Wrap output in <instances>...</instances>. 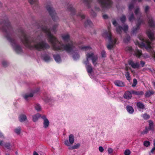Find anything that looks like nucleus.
<instances>
[{
	"instance_id": "nucleus-1",
	"label": "nucleus",
	"mask_w": 155,
	"mask_h": 155,
	"mask_svg": "<svg viewBox=\"0 0 155 155\" xmlns=\"http://www.w3.org/2000/svg\"><path fill=\"white\" fill-rule=\"evenodd\" d=\"M149 9L148 6H146L145 11L147 14L148 20V23L150 28L147 31V34L149 38L151 40L150 42L148 39L144 38L142 36L139 37V39L141 41L140 43L137 42L138 45L141 48H145L148 51L151 53L152 55L155 59V51L153 50V47L151 41L155 39L154 28L155 27V23L151 16L147 14V12Z\"/></svg>"
},
{
	"instance_id": "nucleus-2",
	"label": "nucleus",
	"mask_w": 155,
	"mask_h": 155,
	"mask_svg": "<svg viewBox=\"0 0 155 155\" xmlns=\"http://www.w3.org/2000/svg\"><path fill=\"white\" fill-rule=\"evenodd\" d=\"M51 24V21H49V22L47 21H44L43 24L40 27L41 31L47 36L48 41L51 44L53 50L60 51H62L64 50L68 51V44L64 45L61 42L59 41L51 33V30L52 32H55L56 31L58 25L55 24L53 25L52 28L51 29L49 28L50 27Z\"/></svg>"
},
{
	"instance_id": "nucleus-3",
	"label": "nucleus",
	"mask_w": 155,
	"mask_h": 155,
	"mask_svg": "<svg viewBox=\"0 0 155 155\" xmlns=\"http://www.w3.org/2000/svg\"><path fill=\"white\" fill-rule=\"evenodd\" d=\"M19 33L21 41L25 47L31 50L35 49L38 51H41L48 49L50 48L49 45L43 41L35 44L34 45H31V43H36L34 39L30 40L29 36L25 33L23 30H20Z\"/></svg>"
},
{
	"instance_id": "nucleus-4",
	"label": "nucleus",
	"mask_w": 155,
	"mask_h": 155,
	"mask_svg": "<svg viewBox=\"0 0 155 155\" xmlns=\"http://www.w3.org/2000/svg\"><path fill=\"white\" fill-rule=\"evenodd\" d=\"M81 48L85 51H89L90 52H87L86 54V60L84 61V63L85 65V67L87 72L91 78H94V74H93V70L91 64H89V60L91 59L93 64L95 66L97 64V55L94 54L93 52L91 51V48L89 46H85L81 47Z\"/></svg>"
},
{
	"instance_id": "nucleus-5",
	"label": "nucleus",
	"mask_w": 155,
	"mask_h": 155,
	"mask_svg": "<svg viewBox=\"0 0 155 155\" xmlns=\"http://www.w3.org/2000/svg\"><path fill=\"white\" fill-rule=\"evenodd\" d=\"M102 35L104 37L108 39V42L106 46L108 50H111L115 47L117 39L116 38L112 37L109 27H108V30L104 31Z\"/></svg>"
},
{
	"instance_id": "nucleus-6",
	"label": "nucleus",
	"mask_w": 155,
	"mask_h": 155,
	"mask_svg": "<svg viewBox=\"0 0 155 155\" xmlns=\"http://www.w3.org/2000/svg\"><path fill=\"white\" fill-rule=\"evenodd\" d=\"M6 31L3 32L5 34V36L7 39L11 43L12 46L15 48V50L17 53H20L22 52V50L21 47L19 45L16 44L15 40L12 38V32L13 31V29L11 26V28L10 29L6 28Z\"/></svg>"
},
{
	"instance_id": "nucleus-7",
	"label": "nucleus",
	"mask_w": 155,
	"mask_h": 155,
	"mask_svg": "<svg viewBox=\"0 0 155 155\" xmlns=\"http://www.w3.org/2000/svg\"><path fill=\"white\" fill-rule=\"evenodd\" d=\"M68 54L72 55L74 60H77L79 58V55L78 53V51L76 50L75 45L71 41L68 36Z\"/></svg>"
},
{
	"instance_id": "nucleus-8",
	"label": "nucleus",
	"mask_w": 155,
	"mask_h": 155,
	"mask_svg": "<svg viewBox=\"0 0 155 155\" xmlns=\"http://www.w3.org/2000/svg\"><path fill=\"white\" fill-rule=\"evenodd\" d=\"M134 13L136 16H137L138 18L137 23V26L135 28H134L133 30V33L135 34L140 28V24H144L143 20L141 19L140 17L141 16V13L140 12V8L139 7H137L135 9Z\"/></svg>"
},
{
	"instance_id": "nucleus-9",
	"label": "nucleus",
	"mask_w": 155,
	"mask_h": 155,
	"mask_svg": "<svg viewBox=\"0 0 155 155\" xmlns=\"http://www.w3.org/2000/svg\"><path fill=\"white\" fill-rule=\"evenodd\" d=\"M6 28L10 29L11 25L8 18L5 17L0 21V30L2 32H6Z\"/></svg>"
},
{
	"instance_id": "nucleus-10",
	"label": "nucleus",
	"mask_w": 155,
	"mask_h": 155,
	"mask_svg": "<svg viewBox=\"0 0 155 155\" xmlns=\"http://www.w3.org/2000/svg\"><path fill=\"white\" fill-rule=\"evenodd\" d=\"M46 8L53 20L54 21H57L58 20V18L54 8L51 5H47Z\"/></svg>"
},
{
	"instance_id": "nucleus-11",
	"label": "nucleus",
	"mask_w": 155,
	"mask_h": 155,
	"mask_svg": "<svg viewBox=\"0 0 155 155\" xmlns=\"http://www.w3.org/2000/svg\"><path fill=\"white\" fill-rule=\"evenodd\" d=\"M103 9L110 8L112 2L111 0H97Z\"/></svg>"
},
{
	"instance_id": "nucleus-12",
	"label": "nucleus",
	"mask_w": 155,
	"mask_h": 155,
	"mask_svg": "<svg viewBox=\"0 0 155 155\" xmlns=\"http://www.w3.org/2000/svg\"><path fill=\"white\" fill-rule=\"evenodd\" d=\"M125 50L126 51L129 52L131 54H132L134 55L138 58H140L142 54V51L141 50H139L137 49L135 51H133V49L131 47H127L125 48Z\"/></svg>"
},
{
	"instance_id": "nucleus-13",
	"label": "nucleus",
	"mask_w": 155,
	"mask_h": 155,
	"mask_svg": "<svg viewBox=\"0 0 155 155\" xmlns=\"http://www.w3.org/2000/svg\"><path fill=\"white\" fill-rule=\"evenodd\" d=\"M128 28V25H124L123 26V27L118 26L116 28V31L119 34L121 33L122 31H123L125 32H126L127 31Z\"/></svg>"
},
{
	"instance_id": "nucleus-14",
	"label": "nucleus",
	"mask_w": 155,
	"mask_h": 155,
	"mask_svg": "<svg viewBox=\"0 0 155 155\" xmlns=\"http://www.w3.org/2000/svg\"><path fill=\"white\" fill-rule=\"evenodd\" d=\"M128 63L133 68H138L140 66V64L138 62H134L131 60L128 61Z\"/></svg>"
},
{
	"instance_id": "nucleus-15",
	"label": "nucleus",
	"mask_w": 155,
	"mask_h": 155,
	"mask_svg": "<svg viewBox=\"0 0 155 155\" xmlns=\"http://www.w3.org/2000/svg\"><path fill=\"white\" fill-rule=\"evenodd\" d=\"M41 118L43 120V127L45 128H47L48 127L49 124V122L48 119L46 118V116L45 115L41 116Z\"/></svg>"
},
{
	"instance_id": "nucleus-16",
	"label": "nucleus",
	"mask_w": 155,
	"mask_h": 155,
	"mask_svg": "<svg viewBox=\"0 0 155 155\" xmlns=\"http://www.w3.org/2000/svg\"><path fill=\"white\" fill-rule=\"evenodd\" d=\"M4 147L9 150H10L12 149L13 150L14 147H13L14 145H12L9 142H7L5 143L3 145Z\"/></svg>"
},
{
	"instance_id": "nucleus-17",
	"label": "nucleus",
	"mask_w": 155,
	"mask_h": 155,
	"mask_svg": "<svg viewBox=\"0 0 155 155\" xmlns=\"http://www.w3.org/2000/svg\"><path fill=\"white\" fill-rule=\"evenodd\" d=\"M29 3L32 5H34V6L33 7V9H35L38 7V2L37 0H28Z\"/></svg>"
},
{
	"instance_id": "nucleus-18",
	"label": "nucleus",
	"mask_w": 155,
	"mask_h": 155,
	"mask_svg": "<svg viewBox=\"0 0 155 155\" xmlns=\"http://www.w3.org/2000/svg\"><path fill=\"white\" fill-rule=\"evenodd\" d=\"M136 105L139 110L140 111L144 109V105L141 102H137Z\"/></svg>"
},
{
	"instance_id": "nucleus-19",
	"label": "nucleus",
	"mask_w": 155,
	"mask_h": 155,
	"mask_svg": "<svg viewBox=\"0 0 155 155\" xmlns=\"http://www.w3.org/2000/svg\"><path fill=\"white\" fill-rule=\"evenodd\" d=\"M115 84L118 87H123L124 86V82L119 80H116L114 81Z\"/></svg>"
},
{
	"instance_id": "nucleus-20",
	"label": "nucleus",
	"mask_w": 155,
	"mask_h": 155,
	"mask_svg": "<svg viewBox=\"0 0 155 155\" xmlns=\"http://www.w3.org/2000/svg\"><path fill=\"white\" fill-rule=\"evenodd\" d=\"M131 92H130L129 91L126 92L124 94V97L127 99H130L132 97Z\"/></svg>"
},
{
	"instance_id": "nucleus-21",
	"label": "nucleus",
	"mask_w": 155,
	"mask_h": 155,
	"mask_svg": "<svg viewBox=\"0 0 155 155\" xmlns=\"http://www.w3.org/2000/svg\"><path fill=\"white\" fill-rule=\"evenodd\" d=\"M100 8L97 7H95L94 8V10L95 11H93V10H91V14L93 16H95L96 15V13L95 12H98L100 10Z\"/></svg>"
},
{
	"instance_id": "nucleus-22",
	"label": "nucleus",
	"mask_w": 155,
	"mask_h": 155,
	"mask_svg": "<svg viewBox=\"0 0 155 155\" xmlns=\"http://www.w3.org/2000/svg\"><path fill=\"white\" fill-rule=\"evenodd\" d=\"M126 109L128 112L130 114H132L134 111L133 107L130 106H127L126 107Z\"/></svg>"
},
{
	"instance_id": "nucleus-23",
	"label": "nucleus",
	"mask_w": 155,
	"mask_h": 155,
	"mask_svg": "<svg viewBox=\"0 0 155 155\" xmlns=\"http://www.w3.org/2000/svg\"><path fill=\"white\" fill-rule=\"evenodd\" d=\"M89 8L91 7V5L92 0H81Z\"/></svg>"
},
{
	"instance_id": "nucleus-24",
	"label": "nucleus",
	"mask_w": 155,
	"mask_h": 155,
	"mask_svg": "<svg viewBox=\"0 0 155 155\" xmlns=\"http://www.w3.org/2000/svg\"><path fill=\"white\" fill-rule=\"evenodd\" d=\"M19 119L20 122H23L27 119V117L25 115L21 114L19 116Z\"/></svg>"
},
{
	"instance_id": "nucleus-25",
	"label": "nucleus",
	"mask_w": 155,
	"mask_h": 155,
	"mask_svg": "<svg viewBox=\"0 0 155 155\" xmlns=\"http://www.w3.org/2000/svg\"><path fill=\"white\" fill-rule=\"evenodd\" d=\"M53 56L55 61L59 63L61 61V59L59 55L58 54L54 55Z\"/></svg>"
},
{
	"instance_id": "nucleus-26",
	"label": "nucleus",
	"mask_w": 155,
	"mask_h": 155,
	"mask_svg": "<svg viewBox=\"0 0 155 155\" xmlns=\"http://www.w3.org/2000/svg\"><path fill=\"white\" fill-rule=\"evenodd\" d=\"M131 92L132 94L137 95H142L144 94L143 92L142 91H132Z\"/></svg>"
},
{
	"instance_id": "nucleus-27",
	"label": "nucleus",
	"mask_w": 155,
	"mask_h": 155,
	"mask_svg": "<svg viewBox=\"0 0 155 155\" xmlns=\"http://www.w3.org/2000/svg\"><path fill=\"white\" fill-rule=\"evenodd\" d=\"M154 93L153 91H149L146 92L145 93V96L146 97H149Z\"/></svg>"
},
{
	"instance_id": "nucleus-28",
	"label": "nucleus",
	"mask_w": 155,
	"mask_h": 155,
	"mask_svg": "<svg viewBox=\"0 0 155 155\" xmlns=\"http://www.w3.org/2000/svg\"><path fill=\"white\" fill-rule=\"evenodd\" d=\"M68 12H70L71 15H74L75 13V10L72 7V6H68Z\"/></svg>"
},
{
	"instance_id": "nucleus-29",
	"label": "nucleus",
	"mask_w": 155,
	"mask_h": 155,
	"mask_svg": "<svg viewBox=\"0 0 155 155\" xmlns=\"http://www.w3.org/2000/svg\"><path fill=\"white\" fill-rule=\"evenodd\" d=\"M80 146V144L79 143H77L75 145L71 146L68 144V149L73 150L74 149H77Z\"/></svg>"
},
{
	"instance_id": "nucleus-30",
	"label": "nucleus",
	"mask_w": 155,
	"mask_h": 155,
	"mask_svg": "<svg viewBox=\"0 0 155 155\" xmlns=\"http://www.w3.org/2000/svg\"><path fill=\"white\" fill-rule=\"evenodd\" d=\"M68 139L70 143L71 144H73L74 140V136L72 134H70L69 137Z\"/></svg>"
},
{
	"instance_id": "nucleus-31",
	"label": "nucleus",
	"mask_w": 155,
	"mask_h": 155,
	"mask_svg": "<svg viewBox=\"0 0 155 155\" xmlns=\"http://www.w3.org/2000/svg\"><path fill=\"white\" fill-rule=\"evenodd\" d=\"M41 115L38 113L35 115H34L33 117V120L34 122H35L38 120V118L41 117Z\"/></svg>"
},
{
	"instance_id": "nucleus-32",
	"label": "nucleus",
	"mask_w": 155,
	"mask_h": 155,
	"mask_svg": "<svg viewBox=\"0 0 155 155\" xmlns=\"http://www.w3.org/2000/svg\"><path fill=\"white\" fill-rule=\"evenodd\" d=\"M86 27H92L93 25L92 22L89 20L87 19L84 23Z\"/></svg>"
},
{
	"instance_id": "nucleus-33",
	"label": "nucleus",
	"mask_w": 155,
	"mask_h": 155,
	"mask_svg": "<svg viewBox=\"0 0 155 155\" xmlns=\"http://www.w3.org/2000/svg\"><path fill=\"white\" fill-rule=\"evenodd\" d=\"M33 95L34 94L33 93H31L25 94L24 97L25 100H27L28 98L32 97Z\"/></svg>"
},
{
	"instance_id": "nucleus-34",
	"label": "nucleus",
	"mask_w": 155,
	"mask_h": 155,
	"mask_svg": "<svg viewBox=\"0 0 155 155\" xmlns=\"http://www.w3.org/2000/svg\"><path fill=\"white\" fill-rule=\"evenodd\" d=\"M21 128L20 127L15 128L14 129L15 132L18 134H19L20 133Z\"/></svg>"
},
{
	"instance_id": "nucleus-35",
	"label": "nucleus",
	"mask_w": 155,
	"mask_h": 155,
	"mask_svg": "<svg viewBox=\"0 0 155 155\" xmlns=\"http://www.w3.org/2000/svg\"><path fill=\"white\" fill-rule=\"evenodd\" d=\"M35 109L38 111H39L41 110V107L40 104H36L35 106Z\"/></svg>"
},
{
	"instance_id": "nucleus-36",
	"label": "nucleus",
	"mask_w": 155,
	"mask_h": 155,
	"mask_svg": "<svg viewBox=\"0 0 155 155\" xmlns=\"http://www.w3.org/2000/svg\"><path fill=\"white\" fill-rule=\"evenodd\" d=\"M77 16L78 17L82 19H84L85 18L84 15H83L81 12H79Z\"/></svg>"
},
{
	"instance_id": "nucleus-37",
	"label": "nucleus",
	"mask_w": 155,
	"mask_h": 155,
	"mask_svg": "<svg viewBox=\"0 0 155 155\" xmlns=\"http://www.w3.org/2000/svg\"><path fill=\"white\" fill-rule=\"evenodd\" d=\"M50 59V57L47 55H45L44 57V60L45 61H48Z\"/></svg>"
},
{
	"instance_id": "nucleus-38",
	"label": "nucleus",
	"mask_w": 155,
	"mask_h": 155,
	"mask_svg": "<svg viewBox=\"0 0 155 155\" xmlns=\"http://www.w3.org/2000/svg\"><path fill=\"white\" fill-rule=\"evenodd\" d=\"M134 19V15L132 13L129 17V20L130 21H132Z\"/></svg>"
},
{
	"instance_id": "nucleus-39",
	"label": "nucleus",
	"mask_w": 155,
	"mask_h": 155,
	"mask_svg": "<svg viewBox=\"0 0 155 155\" xmlns=\"http://www.w3.org/2000/svg\"><path fill=\"white\" fill-rule=\"evenodd\" d=\"M130 39V37L129 35H127L126 37L124 39V41L125 43L128 42Z\"/></svg>"
},
{
	"instance_id": "nucleus-40",
	"label": "nucleus",
	"mask_w": 155,
	"mask_h": 155,
	"mask_svg": "<svg viewBox=\"0 0 155 155\" xmlns=\"http://www.w3.org/2000/svg\"><path fill=\"white\" fill-rule=\"evenodd\" d=\"M150 142L147 140L143 142V145L146 147H148L150 145Z\"/></svg>"
},
{
	"instance_id": "nucleus-41",
	"label": "nucleus",
	"mask_w": 155,
	"mask_h": 155,
	"mask_svg": "<svg viewBox=\"0 0 155 155\" xmlns=\"http://www.w3.org/2000/svg\"><path fill=\"white\" fill-rule=\"evenodd\" d=\"M125 76L127 79L129 81L130 79V77L129 72L127 71L126 72Z\"/></svg>"
},
{
	"instance_id": "nucleus-42",
	"label": "nucleus",
	"mask_w": 155,
	"mask_h": 155,
	"mask_svg": "<svg viewBox=\"0 0 155 155\" xmlns=\"http://www.w3.org/2000/svg\"><path fill=\"white\" fill-rule=\"evenodd\" d=\"M149 129L150 130H152L153 127V123L152 121H149Z\"/></svg>"
},
{
	"instance_id": "nucleus-43",
	"label": "nucleus",
	"mask_w": 155,
	"mask_h": 155,
	"mask_svg": "<svg viewBox=\"0 0 155 155\" xmlns=\"http://www.w3.org/2000/svg\"><path fill=\"white\" fill-rule=\"evenodd\" d=\"M62 39L64 41H68V34H67L64 36H62Z\"/></svg>"
},
{
	"instance_id": "nucleus-44",
	"label": "nucleus",
	"mask_w": 155,
	"mask_h": 155,
	"mask_svg": "<svg viewBox=\"0 0 155 155\" xmlns=\"http://www.w3.org/2000/svg\"><path fill=\"white\" fill-rule=\"evenodd\" d=\"M133 83L132 85V86L133 87H135L136 86L137 83V81L136 79H134L133 80Z\"/></svg>"
},
{
	"instance_id": "nucleus-45",
	"label": "nucleus",
	"mask_w": 155,
	"mask_h": 155,
	"mask_svg": "<svg viewBox=\"0 0 155 155\" xmlns=\"http://www.w3.org/2000/svg\"><path fill=\"white\" fill-rule=\"evenodd\" d=\"M126 20V18L125 15H123L120 18V20L122 23L125 22Z\"/></svg>"
},
{
	"instance_id": "nucleus-46",
	"label": "nucleus",
	"mask_w": 155,
	"mask_h": 155,
	"mask_svg": "<svg viewBox=\"0 0 155 155\" xmlns=\"http://www.w3.org/2000/svg\"><path fill=\"white\" fill-rule=\"evenodd\" d=\"M143 118L145 119H147L149 118V116L147 114H143L142 116Z\"/></svg>"
},
{
	"instance_id": "nucleus-47",
	"label": "nucleus",
	"mask_w": 155,
	"mask_h": 155,
	"mask_svg": "<svg viewBox=\"0 0 155 155\" xmlns=\"http://www.w3.org/2000/svg\"><path fill=\"white\" fill-rule=\"evenodd\" d=\"M113 149L110 147H109L107 149V152L109 154H110L113 153Z\"/></svg>"
},
{
	"instance_id": "nucleus-48",
	"label": "nucleus",
	"mask_w": 155,
	"mask_h": 155,
	"mask_svg": "<svg viewBox=\"0 0 155 155\" xmlns=\"http://www.w3.org/2000/svg\"><path fill=\"white\" fill-rule=\"evenodd\" d=\"M130 152L129 150H126L124 152L125 155H130Z\"/></svg>"
},
{
	"instance_id": "nucleus-49",
	"label": "nucleus",
	"mask_w": 155,
	"mask_h": 155,
	"mask_svg": "<svg viewBox=\"0 0 155 155\" xmlns=\"http://www.w3.org/2000/svg\"><path fill=\"white\" fill-rule=\"evenodd\" d=\"M2 64L4 67H6L8 66V63L5 61H3L2 62Z\"/></svg>"
},
{
	"instance_id": "nucleus-50",
	"label": "nucleus",
	"mask_w": 155,
	"mask_h": 155,
	"mask_svg": "<svg viewBox=\"0 0 155 155\" xmlns=\"http://www.w3.org/2000/svg\"><path fill=\"white\" fill-rule=\"evenodd\" d=\"M101 55L103 57L106 56V52L104 51H103L101 52Z\"/></svg>"
},
{
	"instance_id": "nucleus-51",
	"label": "nucleus",
	"mask_w": 155,
	"mask_h": 155,
	"mask_svg": "<svg viewBox=\"0 0 155 155\" xmlns=\"http://www.w3.org/2000/svg\"><path fill=\"white\" fill-rule=\"evenodd\" d=\"M134 8V5L133 4H131L129 5V8L130 10H131Z\"/></svg>"
},
{
	"instance_id": "nucleus-52",
	"label": "nucleus",
	"mask_w": 155,
	"mask_h": 155,
	"mask_svg": "<svg viewBox=\"0 0 155 155\" xmlns=\"http://www.w3.org/2000/svg\"><path fill=\"white\" fill-rule=\"evenodd\" d=\"M143 56L145 58L150 57V56L147 54H144L143 55Z\"/></svg>"
},
{
	"instance_id": "nucleus-53",
	"label": "nucleus",
	"mask_w": 155,
	"mask_h": 155,
	"mask_svg": "<svg viewBox=\"0 0 155 155\" xmlns=\"http://www.w3.org/2000/svg\"><path fill=\"white\" fill-rule=\"evenodd\" d=\"M99 150L100 152H103L104 151V149L102 147L100 146L99 147Z\"/></svg>"
},
{
	"instance_id": "nucleus-54",
	"label": "nucleus",
	"mask_w": 155,
	"mask_h": 155,
	"mask_svg": "<svg viewBox=\"0 0 155 155\" xmlns=\"http://www.w3.org/2000/svg\"><path fill=\"white\" fill-rule=\"evenodd\" d=\"M140 64L142 67L144 66L145 64V62L143 61H141L140 62Z\"/></svg>"
},
{
	"instance_id": "nucleus-55",
	"label": "nucleus",
	"mask_w": 155,
	"mask_h": 155,
	"mask_svg": "<svg viewBox=\"0 0 155 155\" xmlns=\"http://www.w3.org/2000/svg\"><path fill=\"white\" fill-rule=\"evenodd\" d=\"M113 24L115 26H116L117 25V23L116 21L115 20H113L112 22Z\"/></svg>"
},
{
	"instance_id": "nucleus-56",
	"label": "nucleus",
	"mask_w": 155,
	"mask_h": 155,
	"mask_svg": "<svg viewBox=\"0 0 155 155\" xmlns=\"http://www.w3.org/2000/svg\"><path fill=\"white\" fill-rule=\"evenodd\" d=\"M0 138H4V137L3 134L1 131H0Z\"/></svg>"
},
{
	"instance_id": "nucleus-57",
	"label": "nucleus",
	"mask_w": 155,
	"mask_h": 155,
	"mask_svg": "<svg viewBox=\"0 0 155 155\" xmlns=\"http://www.w3.org/2000/svg\"><path fill=\"white\" fill-rule=\"evenodd\" d=\"M64 144L68 146V140L67 139L64 141Z\"/></svg>"
},
{
	"instance_id": "nucleus-58",
	"label": "nucleus",
	"mask_w": 155,
	"mask_h": 155,
	"mask_svg": "<svg viewBox=\"0 0 155 155\" xmlns=\"http://www.w3.org/2000/svg\"><path fill=\"white\" fill-rule=\"evenodd\" d=\"M103 18L105 19H107L108 18V16L107 15H103Z\"/></svg>"
},
{
	"instance_id": "nucleus-59",
	"label": "nucleus",
	"mask_w": 155,
	"mask_h": 155,
	"mask_svg": "<svg viewBox=\"0 0 155 155\" xmlns=\"http://www.w3.org/2000/svg\"><path fill=\"white\" fill-rule=\"evenodd\" d=\"M155 150V147H154L151 150V152L152 153H153V152H154V150Z\"/></svg>"
},
{
	"instance_id": "nucleus-60",
	"label": "nucleus",
	"mask_w": 155,
	"mask_h": 155,
	"mask_svg": "<svg viewBox=\"0 0 155 155\" xmlns=\"http://www.w3.org/2000/svg\"><path fill=\"white\" fill-rule=\"evenodd\" d=\"M3 141L2 140H0V145L2 146L3 145Z\"/></svg>"
},
{
	"instance_id": "nucleus-61",
	"label": "nucleus",
	"mask_w": 155,
	"mask_h": 155,
	"mask_svg": "<svg viewBox=\"0 0 155 155\" xmlns=\"http://www.w3.org/2000/svg\"><path fill=\"white\" fill-rule=\"evenodd\" d=\"M33 155H38V154L36 152H34Z\"/></svg>"
},
{
	"instance_id": "nucleus-62",
	"label": "nucleus",
	"mask_w": 155,
	"mask_h": 155,
	"mask_svg": "<svg viewBox=\"0 0 155 155\" xmlns=\"http://www.w3.org/2000/svg\"><path fill=\"white\" fill-rule=\"evenodd\" d=\"M152 83L153 86L155 87V81H152Z\"/></svg>"
},
{
	"instance_id": "nucleus-63",
	"label": "nucleus",
	"mask_w": 155,
	"mask_h": 155,
	"mask_svg": "<svg viewBox=\"0 0 155 155\" xmlns=\"http://www.w3.org/2000/svg\"><path fill=\"white\" fill-rule=\"evenodd\" d=\"M147 129H145V130L144 131V134H146V133H147Z\"/></svg>"
},
{
	"instance_id": "nucleus-64",
	"label": "nucleus",
	"mask_w": 155,
	"mask_h": 155,
	"mask_svg": "<svg viewBox=\"0 0 155 155\" xmlns=\"http://www.w3.org/2000/svg\"><path fill=\"white\" fill-rule=\"evenodd\" d=\"M133 0L134 1H138V2H140L142 1V0Z\"/></svg>"
}]
</instances>
